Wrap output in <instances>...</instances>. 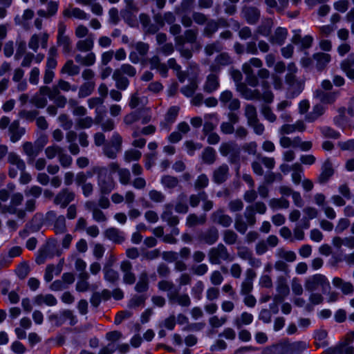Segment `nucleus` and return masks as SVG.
I'll list each match as a JSON object with an SVG mask.
<instances>
[{
  "label": "nucleus",
  "mask_w": 354,
  "mask_h": 354,
  "mask_svg": "<svg viewBox=\"0 0 354 354\" xmlns=\"http://www.w3.org/2000/svg\"><path fill=\"white\" fill-rule=\"evenodd\" d=\"M304 287L309 292H315L321 289L323 293H325L330 288L328 279L321 274H315L307 277L305 280Z\"/></svg>",
  "instance_id": "obj_1"
},
{
  "label": "nucleus",
  "mask_w": 354,
  "mask_h": 354,
  "mask_svg": "<svg viewBox=\"0 0 354 354\" xmlns=\"http://www.w3.org/2000/svg\"><path fill=\"white\" fill-rule=\"evenodd\" d=\"M237 91L241 94V95L246 100H262L267 102L271 103L273 100L274 96L271 91H266L262 95L257 90H252L248 88L245 84H240L237 85Z\"/></svg>",
  "instance_id": "obj_2"
},
{
  "label": "nucleus",
  "mask_w": 354,
  "mask_h": 354,
  "mask_svg": "<svg viewBox=\"0 0 354 354\" xmlns=\"http://www.w3.org/2000/svg\"><path fill=\"white\" fill-rule=\"evenodd\" d=\"M94 173L98 174V185L103 194L110 193L115 187V183L108 175V170L105 167H96L93 169Z\"/></svg>",
  "instance_id": "obj_3"
},
{
  "label": "nucleus",
  "mask_w": 354,
  "mask_h": 354,
  "mask_svg": "<svg viewBox=\"0 0 354 354\" xmlns=\"http://www.w3.org/2000/svg\"><path fill=\"white\" fill-rule=\"evenodd\" d=\"M263 65L262 61L257 58H251L248 62L243 64L242 69L246 75V81L252 86H256L258 84L257 77L254 74L252 66L261 68Z\"/></svg>",
  "instance_id": "obj_4"
},
{
  "label": "nucleus",
  "mask_w": 354,
  "mask_h": 354,
  "mask_svg": "<svg viewBox=\"0 0 354 354\" xmlns=\"http://www.w3.org/2000/svg\"><path fill=\"white\" fill-rule=\"evenodd\" d=\"M8 162L10 165L8 174L12 178H15L17 176L18 171H23L26 169L24 161L14 152L8 153Z\"/></svg>",
  "instance_id": "obj_5"
},
{
  "label": "nucleus",
  "mask_w": 354,
  "mask_h": 354,
  "mask_svg": "<svg viewBox=\"0 0 354 354\" xmlns=\"http://www.w3.org/2000/svg\"><path fill=\"white\" fill-rule=\"evenodd\" d=\"M23 201V195L20 193L14 194L10 200V205L5 206L3 212H9L10 214H16L19 218H24L26 216V212L23 209H17V207L21 205Z\"/></svg>",
  "instance_id": "obj_6"
},
{
  "label": "nucleus",
  "mask_w": 354,
  "mask_h": 354,
  "mask_svg": "<svg viewBox=\"0 0 354 354\" xmlns=\"http://www.w3.org/2000/svg\"><path fill=\"white\" fill-rule=\"evenodd\" d=\"M41 93H47L50 100H54L56 105L59 107H64L66 104V98L59 95V91L57 88H54L51 90L48 86L40 87Z\"/></svg>",
  "instance_id": "obj_7"
},
{
  "label": "nucleus",
  "mask_w": 354,
  "mask_h": 354,
  "mask_svg": "<svg viewBox=\"0 0 354 354\" xmlns=\"http://www.w3.org/2000/svg\"><path fill=\"white\" fill-rule=\"evenodd\" d=\"M48 39V35L46 32L34 34L28 41V47L36 53L39 47V44H41V46L43 48H46L47 47Z\"/></svg>",
  "instance_id": "obj_8"
},
{
  "label": "nucleus",
  "mask_w": 354,
  "mask_h": 354,
  "mask_svg": "<svg viewBox=\"0 0 354 354\" xmlns=\"http://www.w3.org/2000/svg\"><path fill=\"white\" fill-rule=\"evenodd\" d=\"M209 261L212 263L218 264L221 260H227L229 257L226 248L223 245H218L212 248L209 254Z\"/></svg>",
  "instance_id": "obj_9"
},
{
  "label": "nucleus",
  "mask_w": 354,
  "mask_h": 354,
  "mask_svg": "<svg viewBox=\"0 0 354 354\" xmlns=\"http://www.w3.org/2000/svg\"><path fill=\"white\" fill-rule=\"evenodd\" d=\"M220 102L231 110H236L240 107L239 100L233 98L232 93L230 91L225 90L223 91L219 97Z\"/></svg>",
  "instance_id": "obj_10"
},
{
  "label": "nucleus",
  "mask_w": 354,
  "mask_h": 354,
  "mask_svg": "<svg viewBox=\"0 0 354 354\" xmlns=\"http://www.w3.org/2000/svg\"><path fill=\"white\" fill-rule=\"evenodd\" d=\"M257 274L252 269H248L245 271V277L241 284V292L243 295L249 294L253 288V281L256 278Z\"/></svg>",
  "instance_id": "obj_11"
},
{
  "label": "nucleus",
  "mask_w": 354,
  "mask_h": 354,
  "mask_svg": "<svg viewBox=\"0 0 354 354\" xmlns=\"http://www.w3.org/2000/svg\"><path fill=\"white\" fill-rule=\"evenodd\" d=\"M75 62L82 66H91L96 62V55L93 52H86V54L80 53L75 56Z\"/></svg>",
  "instance_id": "obj_12"
},
{
  "label": "nucleus",
  "mask_w": 354,
  "mask_h": 354,
  "mask_svg": "<svg viewBox=\"0 0 354 354\" xmlns=\"http://www.w3.org/2000/svg\"><path fill=\"white\" fill-rule=\"evenodd\" d=\"M277 291L278 295L274 297V301H281L286 296L289 294V288L286 279L284 277H279L277 283Z\"/></svg>",
  "instance_id": "obj_13"
},
{
  "label": "nucleus",
  "mask_w": 354,
  "mask_h": 354,
  "mask_svg": "<svg viewBox=\"0 0 354 354\" xmlns=\"http://www.w3.org/2000/svg\"><path fill=\"white\" fill-rule=\"evenodd\" d=\"M94 46V37L92 35H88L86 38L80 39L76 43V49L80 53L92 52L91 50Z\"/></svg>",
  "instance_id": "obj_14"
},
{
  "label": "nucleus",
  "mask_w": 354,
  "mask_h": 354,
  "mask_svg": "<svg viewBox=\"0 0 354 354\" xmlns=\"http://www.w3.org/2000/svg\"><path fill=\"white\" fill-rule=\"evenodd\" d=\"M33 302L37 306L45 304L48 306H53L57 304L56 298L51 294L38 295L33 299Z\"/></svg>",
  "instance_id": "obj_15"
},
{
  "label": "nucleus",
  "mask_w": 354,
  "mask_h": 354,
  "mask_svg": "<svg viewBox=\"0 0 354 354\" xmlns=\"http://www.w3.org/2000/svg\"><path fill=\"white\" fill-rule=\"evenodd\" d=\"M74 196L75 195L73 192H68L67 189H64L56 196L55 203L57 205H60L62 207H65L74 199Z\"/></svg>",
  "instance_id": "obj_16"
},
{
  "label": "nucleus",
  "mask_w": 354,
  "mask_h": 354,
  "mask_svg": "<svg viewBox=\"0 0 354 354\" xmlns=\"http://www.w3.org/2000/svg\"><path fill=\"white\" fill-rule=\"evenodd\" d=\"M120 269L124 273L123 281L125 283L133 284L136 281L134 274L131 272V265L129 261H123L120 265Z\"/></svg>",
  "instance_id": "obj_17"
},
{
  "label": "nucleus",
  "mask_w": 354,
  "mask_h": 354,
  "mask_svg": "<svg viewBox=\"0 0 354 354\" xmlns=\"http://www.w3.org/2000/svg\"><path fill=\"white\" fill-rule=\"evenodd\" d=\"M314 96L323 104H330L335 100L337 97V93H325L321 90H317L314 93Z\"/></svg>",
  "instance_id": "obj_18"
},
{
  "label": "nucleus",
  "mask_w": 354,
  "mask_h": 354,
  "mask_svg": "<svg viewBox=\"0 0 354 354\" xmlns=\"http://www.w3.org/2000/svg\"><path fill=\"white\" fill-rule=\"evenodd\" d=\"M212 219L214 223H218L225 227H229L232 223L230 216L223 214L221 210L214 212L212 216Z\"/></svg>",
  "instance_id": "obj_19"
},
{
  "label": "nucleus",
  "mask_w": 354,
  "mask_h": 354,
  "mask_svg": "<svg viewBox=\"0 0 354 354\" xmlns=\"http://www.w3.org/2000/svg\"><path fill=\"white\" fill-rule=\"evenodd\" d=\"M9 132L10 135V140L12 142H16L24 133V129L19 128V123L15 120L11 123L9 127Z\"/></svg>",
  "instance_id": "obj_20"
},
{
  "label": "nucleus",
  "mask_w": 354,
  "mask_h": 354,
  "mask_svg": "<svg viewBox=\"0 0 354 354\" xmlns=\"http://www.w3.org/2000/svg\"><path fill=\"white\" fill-rule=\"evenodd\" d=\"M332 283L334 286L340 288L344 295L352 294L354 291V288L351 283L344 282L339 277H335Z\"/></svg>",
  "instance_id": "obj_21"
},
{
  "label": "nucleus",
  "mask_w": 354,
  "mask_h": 354,
  "mask_svg": "<svg viewBox=\"0 0 354 354\" xmlns=\"http://www.w3.org/2000/svg\"><path fill=\"white\" fill-rule=\"evenodd\" d=\"M304 216L301 219V226L304 228L309 227V221L313 219L317 216L318 212L317 210L312 207H307L303 210Z\"/></svg>",
  "instance_id": "obj_22"
},
{
  "label": "nucleus",
  "mask_w": 354,
  "mask_h": 354,
  "mask_svg": "<svg viewBox=\"0 0 354 354\" xmlns=\"http://www.w3.org/2000/svg\"><path fill=\"white\" fill-rule=\"evenodd\" d=\"M189 80L190 81L189 84L181 88L182 93L187 97L192 96L198 87L196 73L192 77H189Z\"/></svg>",
  "instance_id": "obj_23"
},
{
  "label": "nucleus",
  "mask_w": 354,
  "mask_h": 354,
  "mask_svg": "<svg viewBox=\"0 0 354 354\" xmlns=\"http://www.w3.org/2000/svg\"><path fill=\"white\" fill-rule=\"evenodd\" d=\"M334 173L332 163L329 161H326L322 167V173L319 177V180L321 183L327 181Z\"/></svg>",
  "instance_id": "obj_24"
},
{
  "label": "nucleus",
  "mask_w": 354,
  "mask_h": 354,
  "mask_svg": "<svg viewBox=\"0 0 354 354\" xmlns=\"http://www.w3.org/2000/svg\"><path fill=\"white\" fill-rule=\"evenodd\" d=\"M288 35V30L283 28H278L274 32V35L270 39V42L281 45L286 40Z\"/></svg>",
  "instance_id": "obj_25"
},
{
  "label": "nucleus",
  "mask_w": 354,
  "mask_h": 354,
  "mask_svg": "<svg viewBox=\"0 0 354 354\" xmlns=\"http://www.w3.org/2000/svg\"><path fill=\"white\" fill-rule=\"evenodd\" d=\"M218 86L219 82L218 77L214 74L208 75L204 85V90L206 92L211 93L218 89Z\"/></svg>",
  "instance_id": "obj_26"
},
{
  "label": "nucleus",
  "mask_w": 354,
  "mask_h": 354,
  "mask_svg": "<svg viewBox=\"0 0 354 354\" xmlns=\"http://www.w3.org/2000/svg\"><path fill=\"white\" fill-rule=\"evenodd\" d=\"M80 67L73 63L71 59L68 60L61 70L62 73L68 74L70 76H74L80 73Z\"/></svg>",
  "instance_id": "obj_27"
},
{
  "label": "nucleus",
  "mask_w": 354,
  "mask_h": 354,
  "mask_svg": "<svg viewBox=\"0 0 354 354\" xmlns=\"http://www.w3.org/2000/svg\"><path fill=\"white\" fill-rule=\"evenodd\" d=\"M196 33L192 30H189L185 32L184 36H178L175 40L178 45H183L185 42L194 43L196 41Z\"/></svg>",
  "instance_id": "obj_28"
},
{
  "label": "nucleus",
  "mask_w": 354,
  "mask_h": 354,
  "mask_svg": "<svg viewBox=\"0 0 354 354\" xmlns=\"http://www.w3.org/2000/svg\"><path fill=\"white\" fill-rule=\"evenodd\" d=\"M230 63L231 59L228 55L222 53L216 57L215 63L211 66V69L213 71H216L220 68V66H226Z\"/></svg>",
  "instance_id": "obj_29"
},
{
  "label": "nucleus",
  "mask_w": 354,
  "mask_h": 354,
  "mask_svg": "<svg viewBox=\"0 0 354 354\" xmlns=\"http://www.w3.org/2000/svg\"><path fill=\"white\" fill-rule=\"evenodd\" d=\"M228 167L225 165H221L214 173V180L217 183L224 182L227 177Z\"/></svg>",
  "instance_id": "obj_30"
},
{
  "label": "nucleus",
  "mask_w": 354,
  "mask_h": 354,
  "mask_svg": "<svg viewBox=\"0 0 354 354\" xmlns=\"http://www.w3.org/2000/svg\"><path fill=\"white\" fill-rule=\"evenodd\" d=\"M292 180L295 185H299L302 180L304 172L301 166L299 163H295L291 166Z\"/></svg>",
  "instance_id": "obj_31"
},
{
  "label": "nucleus",
  "mask_w": 354,
  "mask_h": 354,
  "mask_svg": "<svg viewBox=\"0 0 354 354\" xmlns=\"http://www.w3.org/2000/svg\"><path fill=\"white\" fill-rule=\"evenodd\" d=\"M113 79L115 81L116 87L121 90H125L129 86V80L120 73V71H115Z\"/></svg>",
  "instance_id": "obj_32"
},
{
  "label": "nucleus",
  "mask_w": 354,
  "mask_h": 354,
  "mask_svg": "<svg viewBox=\"0 0 354 354\" xmlns=\"http://www.w3.org/2000/svg\"><path fill=\"white\" fill-rule=\"evenodd\" d=\"M289 205V201L283 197L281 198H272L269 201V206L274 210L287 209Z\"/></svg>",
  "instance_id": "obj_33"
},
{
  "label": "nucleus",
  "mask_w": 354,
  "mask_h": 354,
  "mask_svg": "<svg viewBox=\"0 0 354 354\" xmlns=\"http://www.w3.org/2000/svg\"><path fill=\"white\" fill-rule=\"evenodd\" d=\"M95 86V82H86L80 87L78 96L85 97L90 95L93 91Z\"/></svg>",
  "instance_id": "obj_34"
},
{
  "label": "nucleus",
  "mask_w": 354,
  "mask_h": 354,
  "mask_svg": "<svg viewBox=\"0 0 354 354\" xmlns=\"http://www.w3.org/2000/svg\"><path fill=\"white\" fill-rule=\"evenodd\" d=\"M205 122L203 125V132L205 134L211 133L217 125V120L213 115H205Z\"/></svg>",
  "instance_id": "obj_35"
},
{
  "label": "nucleus",
  "mask_w": 354,
  "mask_h": 354,
  "mask_svg": "<svg viewBox=\"0 0 354 354\" xmlns=\"http://www.w3.org/2000/svg\"><path fill=\"white\" fill-rule=\"evenodd\" d=\"M314 59L317 62V66L319 69H322L330 61V55L328 53H318L314 55Z\"/></svg>",
  "instance_id": "obj_36"
},
{
  "label": "nucleus",
  "mask_w": 354,
  "mask_h": 354,
  "mask_svg": "<svg viewBox=\"0 0 354 354\" xmlns=\"http://www.w3.org/2000/svg\"><path fill=\"white\" fill-rule=\"evenodd\" d=\"M62 268L59 266H55L53 265H49L46 267V272L44 274V279L46 281H50L54 276H57L60 274Z\"/></svg>",
  "instance_id": "obj_37"
},
{
  "label": "nucleus",
  "mask_w": 354,
  "mask_h": 354,
  "mask_svg": "<svg viewBox=\"0 0 354 354\" xmlns=\"http://www.w3.org/2000/svg\"><path fill=\"white\" fill-rule=\"evenodd\" d=\"M106 236L110 240L114 242H121L124 240V236L122 233L116 228H109L105 232Z\"/></svg>",
  "instance_id": "obj_38"
},
{
  "label": "nucleus",
  "mask_w": 354,
  "mask_h": 354,
  "mask_svg": "<svg viewBox=\"0 0 354 354\" xmlns=\"http://www.w3.org/2000/svg\"><path fill=\"white\" fill-rule=\"evenodd\" d=\"M292 42L295 44L300 45L303 48H308L311 46L313 38L309 35H306L302 38L299 35H295L292 38Z\"/></svg>",
  "instance_id": "obj_39"
},
{
  "label": "nucleus",
  "mask_w": 354,
  "mask_h": 354,
  "mask_svg": "<svg viewBox=\"0 0 354 354\" xmlns=\"http://www.w3.org/2000/svg\"><path fill=\"white\" fill-rule=\"evenodd\" d=\"M58 44L62 46L64 53L68 54L71 52V41L66 35L57 36Z\"/></svg>",
  "instance_id": "obj_40"
},
{
  "label": "nucleus",
  "mask_w": 354,
  "mask_h": 354,
  "mask_svg": "<svg viewBox=\"0 0 354 354\" xmlns=\"http://www.w3.org/2000/svg\"><path fill=\"white\" fill-rule=\"evenodd\" d=\"M57 8L58 4L57 2L50 1L48 3V10L46 11L44 10H39L37 13L41 17H47L55 15L57 11Z\"/></svg>",
  "instance_id": "obj_41"
},
{
  "label": "nucleus",
  "mask_w": 354,
  "mask_h": 354,
  "mask_svg": "<svg viewBox=\"0 0 354 354\" xmlns=\"http://www.w3.org/2000/svg\"><path fill=\"white\" fill-rule=\"evenodd\" d=\"M47 93H41V91L35 94L31 100V102L37 108H44L47 104V100L45 97Z\"/></svg>",
  "instance_id": "obj_42"
},
{
  "label": "nucleus",
  "mask_w": 354,
  "mask_h": 354,
  "mask_svg": "<svg viewBox=\"0 0 354 354\" xmlns=\"http://www.w3.org/2000/svg\"><path fill=\"white\" fill-rule=\"evenodd\" d=\"M140 20L143 28L147 32L150 33H154L158 30V28L156 26L149 25L150 19L147 15L144 14L140 15Z\"/></svg>",
  "instance_id": "obj_43"
},
{
  "label": "nucleus",
  "mask_w": 354,
  "mask_h": 354,
  "mask_svg": "<svg viewBox=\"0 0 354 354\" xmlns=\"http://www.w3.org/2000/svg\"><path fill=\"white\" fill-rule=\"evenodd\" d=\"M23 149L24 153L32 159L36 157L40 151V149L39 147L33 146L30 142L24 143L23 145Z\"/></svg>",
  "instance_id": "obj_44"
},
{
  "label": "nucleus",
  "mask_w": 354,
  "mask_h": 354,
  "mask_svg": "<svg viewBox=\"0 0 354 354\" xmlns=\"http://www.w3.org/2000/svg\"><path fill=\"white\" fill-rule=\"evenodd\" d=\"M202 158L205 163L212 164L216 159V151L212 147H207L203 153Z\"/></svg>",
  "instance_id": "obj_45"
},
{
  "label": "nucleus",
  "mask_w": 354,
  "mask_h": 354,
  "mask_svg": "<svg viewBox=\"0 0 354 354\" xmlns=\"http://www.w3.org/2000/svg\"><path fill=\"white\" fill-rule=\"evenodd\" d=\"M168 66L176 72V75L180 82H183L185 80V74L180 71V66L176 63L174 58H171L167 62Z\"/></svg>",
  "instance_id": "obj_46"
},
{
  "label": "nucleus",
  "mask_w": 354,
  "mask_h": 354,
  "mask_svg": "<svg viewBox=\"0 0 354 354\" xmlns=\"http://www.w3.org/2000/svg\"><path fill=\"white\" fill-rule=\"evenodd\" d=\"M244 13L248 22L250 24L255 23L259 17V12L258 10L253 8L245 9Z\"/></svg>",
  "instance_id": "obj_47"
},
{
  "label": "nucleus",
  "mask_w": 354,
  "mask_h": 354,
  "mask_svg": "<svg viewBox=\"0 0 354 354\" xmlns=\"http://www.w3.org/2000/svg\"><path fill=\"white\" fill-rule=\"evenodd\" d=\"M135 289L137 292H142L148 289V278L146 273L140 274Z\"/></svg>",
  "instance_id": "obj_48"
},
{
  "label": "nucleus",
  "mask_w": 354,
  "mask_h": 354,
  "mask_svg": "<svg viewBox=\"0 0 354 354\" xmlns=\"http://www.w3.org/2000/svg\"><path fill=\"white\" fill-rule=\"evenodd\" d=\"M65 15L79 19H87L86 13L78 8H72L69 10H66L65 11Z\"/></svg>",
  "instance_id": "obj_49"
},
{
  "label": "nucleus",
  "mask_w": 354,
  "mask_h": 354,
  "mask_svg": "<svg viewBox=\"0 0 354 354\" xmlns=\"http://www.w3.org/2000/svg\"><path fill=\"white\" fill-rule=\"evenodd\" d=\"M205 221L206 216L205 215H201L198 217L195 214H190L187 218V225L189 227H192L198 224H203Z\"/></svg>",
  "instance_id": "obj_50"
},
{
  "label": "nucleus",
  "mask_w": 354,
  "mask_h": 354,
  "mask_svg": "<svg viewBox=\"0 0 354 354\" xmlns=\"http://www.w3.org/2000/svg\"><path fill=\"white\" fill-rule=\"evenodd\" d=\"M253 316L252 314L248 313H243L241 315L240 319H237L234 321V324L237 327H240L241 325H248L252 322Z\"/></svg>",
  "instance_id": "obj_51"
},
{
  "label": "nucleus",
  "mask_w": 354,
  "mask_h": 354,
  "mask_svg": "<svg viewBox=\"0 0 354 354\" xmlns=\"http://www.w3.org/2000/svg\"><path fill=\"white\" fill-rule=\"evenodd\" d=\"M245 113L248 118V124H253L256 120H257V111L254 106L247 105L245 106Z\"/></svg>",
  "instance_id": "obj_52"
},
{
  "label": "nucleus",
  "mask_w": 354,
  "mask_h": 354,
  "mask_svg": "<svg viewBox=\"0 0 354 354\" xmlns=\"http://www.w3.org/2000/svg\"><path fill=\"white\" fill-rule=\"evenodd\" d=\"M178 179L170 176H165L161 178V183L165 188H174L178 185Z\"/></svg>",
  "instance_id": "obj_53"
},
{
  "label": "nucleus",
  "mask_w": 354,
  "mask_h": 354,
  "mask_svg": "<svg viewBox=\"0 0 354 354\" xmlns=\"http://www.w3.org/2000/svg\"><path fill=\"white\" fill-rule=\"evenodd\" d=\"M95 120V123L101 124V127L102 130L104 131H110L113 130L115 127L114 122L111 119H107L104 122H101V118H100V116L96 115Z\"/></svg>",
  "instance_id": "obj_54"
},
{
  "label": "nucleus",
  "mask_w": 354,
  "mask_h": 354,
  "mask_svg": "<svg viewBox=\"0 0 354 354\" xmlns=\"http://www.w3.org/2000/svg\"><path fill=\"white\" fill-rule=\"evenodd\" d=\"M63 149L56 145L49 146L45 149V153L48 159L54 158L57 155L59 156Z\"/></svg>",
  "instance_id": "obj_55"
},
{
  "label": "nucleus",
  "mask_w": 354,
  "mask_h": 354,
  "mask_svg": "<svg viewBox=\"0 0 354 354\" xmlns=\"http://www.w3.org/2000/svg\"><path fill=\"white\" fill-rule=\"evenodd\" d=\"M299 140V138H295L293 140L290 139L288 137L283 136L281 137L279 140L280 145L283 148H288L290 147H297L298 145L297 140Z\"/></svg>",
  "instance_id": "obj_56"
},
{
  "label": "nucleus",
  "mask_w": 354,
  "mask_h": 354,
  "mask_svg": "<svg viewBox=\"0 0 354 354\" xmlns=\"http://www.w3.org/2000/svg\"><path fill=\"white\" fill-rule=\"evenodd\" d=\"M94 120L91 117L86 116L77 120L76 124L78 127L82 129H88L93 126Z\"/></svg>",
  "instance_id": "obj_57"
},
{
  "label": "nucleus",
  "mask_w": 354,
  "mask_h": 354,
  "mask_svg": "<svg viewBox=\"0 0 354 354\" xmlns=\"http://www.w3.org/2000/svg\"><path fill=\"white\" fill-rule=\"evenodd\" d=\"M218 238V230L215 228H211L208 230L207 234L204 236L205 241L208 244H213Z\"/></svg>",
  "instance_id": "obj_58"
},
{
  "label": "nucleus",
  "mask_w": 354,
  "mask_h": 354,
  "mask_svg": "<svg viewBox=\"0 0 354 354\" xmlns=\"http://www.w3.org/2000/svg\"><path fill=\"white\" fill-rule=\"evenodd\" d=\"M178 111L179 109L177 106H172L168 110L165 115V120L168 124H171L175 121Z\"/></svg>",
  "instance_id": "obj_59"
},
{
  "label": "nucleus",
  "mask_w": 354,
  "mask_h": 354,
  "mask_svg": "<svg viewBox=\"0 0 354 354\" xmlns=\"http://www.w3.org/2000/svg\"><path fill=\"white\" fill-rule=\"evenodd\" d=\"M261 111L263 117L269 122H274L276 121L277 116L268 106H263Z\"/></svg>",
  "instance_id": "obj_60"
},
{
  "label": "nucleus",
  "mask_w": 354,
  "mask_h": 354,
  "mask_svg": "<svg viewBox=\"0 0 354 354\" xmlns=\"http://www.w3.org/2000/svg\"><path fill=\"white\" fill-rule=\"evenodd\" d=\"M140 157L141 152L136 149L127 151L124 154V160L128 162L133 160H138Z\"/></svg>",
  "instance_id": "obj_61"
},
{
  "label": "nucleus",
  "mask_w": 354,
  "mask_h": 354,
  "mask_svg": "<svg viewBox=\"0 0 354 354\" xmlns=\"http://www.w3.org/2000/svg\"><path fill=\"white\" fill-rule=\"evenodd\" d=\"M115 71H120V73L122 75L125 74L130 77L134 76L136 73L135 68L128 64H122L120 68Z\"/></svg>",
  "instance_id": "obj_62"
},
{
  "label": "nucleus",
  "mask_w": 354,
  "mask_h": 354,
  "mask_svg": "<svg viewBox=\"0 0 354 354\" xmlns=\"http://www.w3.org/2000/svg\"><path fill=\"white\" fill-rule=\"evenodd\" d=\"M55 230L56 234H62L66 230L65 218L63 216H59L55 223Z\"/></svg>",
  "instance_id": "obj_63"
},
{
  "label": "nucleus",
  "mask_w": 354,
  "mask_h": 354,
  "mask_svg": "<svg viewBox=\"0 0 354 354\" xmlns=\"http://www.w3.org/2000/svg\"><path fill=\"white\" fill-rule=\"evenodd\" d=\"M353 66H354V54L349 55V56L340 64V68L342 71L353 68Z\"/></svg>",
  "instance_id": "obj_64"
}]
</instances>
